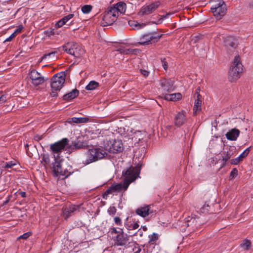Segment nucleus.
I'll return each instance as SVG.
<instances>
[{"mask_svg":"<svg viewBox=\"0 0 253 253\" xmlns=\"http://www.w3.org/2000/svg\"><path fill=\"white\" fill-rule=\"evenodd\" d=\"M103 147L90 149L85 154V159L83 164L87 165L101 160L108 155V152L112 153L121 152L123 149V144L121 140L106 139L103 140Z\"/></svg>","mask_w":253,"mask_h":253,"instance_id":"nucleus-1","label":"nucleus"},{"mask_svg":"<svg viewBox=\"0 0 253 253\" xmlns=\"http://www.w3.org/2000/svg\"><path fill=\"white\" fill-rule=\"evenodd\" d=\"M141 166L137 165L135 167L130 166L124 169L122 174L125 177V186L127 188L129 184L139 177Z\"/></svg>","mask_w":253,"mask_h":253,"instance_id":"nucleus-2","label":"nucleus"},{"mask_svg":"<svg viewBox=\"0 0 253 253\" xmlns=\"http://www.w3.org/2000/svg\"><path fill=\"white\" fill-rule=\"evenodd\" d=\"M243 70V66L240 57L236 56L228 72V79L231 82L237 80L241 77Z\"/></svg>","mask_w":253,"mask_h":253,"instance_id":"nucleus-3","label":"nucleus"},{"mask_svg":"<svg viewBox=\"0 0 253 253\" xmlns=\"http://www.w3.org/2000/svg\"><path fill=\"white\" fill-rule=\"evenodd\" d=\"M62 48L66 53L79 58L85 53V50L77 43L68 42L62 46Z\"/></svg>","mask_w":253,"mask_h":253,"instance_id":"nucleus-4","label":"nucleus"},{"mask_svg":"<svg viewBox=\"0 0 253 253\" xmlns=\"http://www.w3.org/2000/svg\"><path fill=\"white\" fill-rule=\"evenodd\" d=\"M69 141L67 138H64L50 145V151L53 155V158H61V153L68 144Z\"/></svg>","mask_w":253,"mask_h":253,"instance_id":"nucleus-5","label":"nucleus"},{"mask_svg":"<svg viewBox=\"0 0 253 253\" xmlns=\"http://www.w3.org/2000/svg\"><path fill=\"white\" fill-rule=\"evenodd\" d=\"M162 35L155 31L148 32L140 37L138 43L142 45L153 44L158 42Z\"/></svg>","mask_w":253,"mask_h":253,"instance_id":"nucleus-6","label":"nucleus"},{"mask_svg":"<svg viewBox=\"0 0 253 253\" xmlns=\"http://www.w3.org/2000/svg\"><path fill=\"white\" fill-rule=\"evenodd\" d=\"M211 9L217 19H220L227 11L226 5L222 0H215V2L211 6Z\"/></svg>","mask_w":253,"mask_h":253,"instance_id":"nucleus-7","label":"nucleus"},{"mask_svg":"<svg viewBox=\"0 0 253 253\" xmlns=\"http://www.w3.org/2000/svg\"><path fill=\"white\" fill-rule=\"evenodd\" d=\"M65 74L60 73L54 75L51 79L50 86L53 90H59L65 83Z\"/></svg>","mask_w":253,"mask_h":253,"instance_id":"nucleus-8","label":"nucleus"},{"mask_svg":"<svg viewBox=\"0 0 253 253\" xmlns=\"http://www.w3.org/2000/svg\"><path fill=\"white\" fill-rule=\"evenodd\" d=\"M29 78L31 80L32 84L34 86L42 84L46 80L43 76L36 70H32L28 74Z\"/></svg>","mask_w":253,"mask_h":253,"instance_id":"nucleus-9","label":"nucleus"},{"mask_svg":"<svg viewBox=\"0 0 253 253\" xmlns=\"http://www.w3.org/2000/svg\"><path fill=\"white\" fill-rule=\"evenodd\" d=\"M160 5L159 1L153 2L149 5L142 6L138 12L140 16L148 15L153 12Z\"/></svg>","mask_w":253,"mask_h":253,"instance_id":"nucleus-10","label":"nucleus"},{"mask_svg":"<svg viewBox=\"0 0 253 253\" xmlns=\"http://www.w3.org/2000/svg\"><path fill=\"white\" fill-rule=\"evenodd\" d=\"M187 121L186 111L181 110L177 112L174 117V124L177 127H180L183 125Z\"/></svg>","mask_w":253,"mask_h":253,"instance_id":"nucleus-11","label":"nucleus"},{"mask_svg":"<svg viewBox=\"0 0 253 253\" xmlns=\"http://www.w3.org/2000/svg\"><path fill=\"white\" fill-rule=\"evenodd\" d=\"M128 240V235L124 233L123 229H121V233L115 237L114 242L118 246H124L127 244Z\"/></svg>","mask_w":253,"mask_h":253,"instance_id":"nucleus-12","label":"nucleus"},{"mask_svg":"<svg viewBox=\"0 0 253 253\" xmlns=\"http://www.w3.org/2000/svg\"><path fill=\"white\" fill-rule=\"evenodd\" d=\"M200 88H197L195 92V102L193 107V114L196 115L198 112L201 110L202 96L200 94Z\"/></svg>","mask_w":253,"mask_h":253,"instance_id":"nucleus-13","label":"nucleus"},{"mask_svg":"<svg viewBox=\"0 0 253 253\" xmlns=\"http://www.w3.org/2000/svg\"><path fill=\"white\" fill-rule=\"evenodd\" d=\"M160 85L164 94L174 90L173 82L170 80L163 79L160 81Z\"/></svg>","mask_w":253,"mask_h":253,"instance_id":"nucleus-14","label":"nucleus"},{"mask_svg":"<svg viewBox=\"0 0 253 253\" xmlns=\"http://www.w3.org/2000/svg\"><path fill=\"white\" fill-rule=\"evenodd\" d=\"M62 159L61 158H54V162L52 163V174L54 177H58L60 175V171L62 169L61 163Z\"/></svg>","mask_w":253,"mask_h":253,"instance_id":"nucleus-15","label":"nucleus"},{"mask_svg":"<svg viewBox=\"0 0 253 253\" xmlns=\"http://www.w3.org/2000/svg\"><path fill=\"white\" fill-rule=\"evenodd\" d=\"M237 45L236 40L233 37L228 36L224 40V46L227 50L235 49Z\"/></svg>","mask_w":253,"mask_h":253,"instance_id":"nucleus-16","label":"nucleus"},{"mask_svg":"<svg viewBox=\"0 0 253 253\" xmlns=\"http://www.w3.org/2000/svg\"><path fill=\"white\" fill-rule=\"evenodd\" d=\"M117 19V17L113 16L105 11L103 13L101 25L103 26L112 25Z\"/></svg>","mask_w":253,"mask_h":253,"instance_id":"nucleus-17","label":"nucleus"},{"mask_svg":"<svg viewBox=\"0 0 253 253\" xmlns=\"http://www.w3.org/2000/svg\"><path fill=\"white\" fill-rule=\"evenodd\" d=\"M184 226L188 228L189 232L195 230L197 227L196 226V220L195 218L192 217H188L185 219Z\"/></svg>","mask_w":253,"mask_h":253,"instance_id":"nucleus-18","label":"nucleus"},{"mask_svg":"<svg viewBox=\"0 0 253 253\" xmlns=\"http://www.w3.org/2000/svg\"><path fill=\"white\" fill-rule=\"evenodd\" d=\"M152 212L151 211V207L149 205L140 207L136 210V214L143 217L148 216Z\"/></svg>","mask_w":253,"mask_h":253,"instance_id":"nucleus-19","label":"nucleus"},{"mask_svg":"<svg viewBox=\"0 0 253 253\" xmlns=\"http://www.w3.org/2000/svg\"><path fill=\"white\" fill-rule=\"evenodd\" d=\"M117 50L119 51L120 53L123 54H135L137 55L139 53L140 50L138 49H132L130 48H126L124 46H121L119 47Z\"/></svg>","mask_w":253,"mask_h":253,"instance_id":"nucleus-20","label":"nucleus"},{"mask_svg":"<svg viewBox=\"0 0 253 253\" xmlns=\"http://www.w3.org/2000/svg\"><path fill=\"white\" fill-rule=\"evenodd\" d=\"M240 131L239 129L234 128L229 130L225 134L226 138L231 141H235L239 137Z\"/></svg>","mask_w":253,"mask_h":253,"instance_id":"nucleus-21","label":"nucleus"},{"mask_svg":"<svg viewBox=\"0 0 253 253\" xmlns=\"http://www.w3.org/2000/svg\"><path fill=\"white\" fill-rule=\"evenodd\" d=\"M250 151V147L247 148L244 152H243L238 157L235 159H231L230 161L232 165H237L240 162L243 161V159L246 157Z\"/></svg>","mask_w":253,"mask_h":253,"instance_id":"nucleus-22","label":"nucleus"},{"mask_svg":"<svg viewBox=\"0 0 253 253\" xmlns=\"http://www.w3.org/2000/svg\"><path fill=\"white\" fill-rule=\"evenodd\" d=\"M81 205H71L68 208H67L65 210L64 214L66 216V218H68L72 215V214L75 213L77 211H80Z\"/></svg>","mask_w":253,"mask_h":253,"instance_id":"nucleus-23","label":"nucleus"},{"mask_svg":"<svg viewBox=\"0 0 253 253\" xmlns=\"http://www.w3.org/2000/svg\"><path fill=\"white\" fill-rule=\"evenodd\" d=\"M89 121V119L86 117H73L71 118H69L67 121L66 123H68L70 124H72L73 123L76 124H81V123H86L88 122Z\"/></svg>","mask_w":253,"mask_h":253,"instance_id":"nucleus-24","label":"nucleus"},{"mask_svg":"<svg viewBox=\"0 0 253 253\" xmlns=\"http://www.w3.org/2000/svg\"><path fill=\"white\" fill-rule=\"evenodd\" d=\"M79 91L77 89H74L70 92L63 96V99L65 101H70L79 95Z\"/></svg>","mask_w":253,"mask_h":253,"instance_id":"nucleus-25","label":"nucleus"},{"mask_svg":"<svg viewBox=\"0 0 253 253\" xmlns=\"http://www.w3.org/2000/svg\"><path fill=\"white\" fill-rule=\"evenodd\" d=\"M73 14H69L67 16H64L59 20H58L55 26L57 28H60L65 25L69 20L72 19L74 17Z\"/></svg>","mask_w":253,"mask_h":253,"instance_id":"nucleus-26","label":"nucleus"},{"mask_svg":"<svg viewBox=\"0 0 253 253\" xmlns=\"http://www.w3.org/2000/svg\"><path fill=\"white\" fill-rule=\"evenodd\" d=\"M74 172L72 167L68 165L66 168H63V171H60V175L59 176H63L65 178H67L71 175Z\"/></svg>","mask_w":253,"mask_h":253,"instance_id":"nucleus-27","label":"nucleus"},{"mask_svg":"<svg viewBox=\"0 0 253 253\" xmlns=\"http://www.w3.org/2000/svg\"><path fill=\"white\" fill-rule=\"evenodd\" d=\"M113 5L115 6V8L118 14L119 12L122 14L125 12L126 5L125 2L120 1Z\"/></svg>","mask_w":253,"mask_h":253,"instance_id":"nucleus-28","label":"nucleus"},{"mask_svg":"<svg viewBox=\"0 0 253 253\" xmlns=\"http://www.w3.org/2000/svg\"><path fill=\"white\" fill-rule=\"evenodd\" d=\"M182 95L180 93H175L170 94H166L164 98L167 100L175 101L181 98Z\"/></svg>","mask_w":253,"mask_h":253,"instance_id":"nucleus-29","label":"nucleus"},{"mask_svg":"<svg viewBox=\"0 0 253 253\" xmlns=\"http://www.w3.org/2000/svg\"><path fill=\"white\" fill-rule=\"evenodd\" d=\"M128 25L133 29L139 30L143 28L146 24L144 23H139L136 21L130 20L128 21Z\"/></svg>","mask_w":253,"mask_h":253,"instance_id":"nucleus-30","label":"nucleus"},{"mask_svg":"<svg viewBox=\"0 0 253 253\" xmlns=\"http://www.w3.org/2000/svg\"><path fill=\"white\" fill-rule=\"evenodd\" d=\"M86 146V144L81 141H77L76 142H73L72 144L70 146V148L72 150L80 149L83 148Z\"/></svg>","mask_w":253,"mask_h":253,"instance_id":"nucleus-31","label":"nucleus"},{"mask_svg":"<svg viewBox=\"0 0 253 253\" xmlns=\"http://www.w3.org/2000/svg\"><path fill=\"white\" fill-rule=\"evenodd\" d=\"M233 153L232 151L229 150L227 152L224 151L222 154V161L223 166L225 165L226 162L231 157Z\"/></svg>","mask_w":253,"mask_h":253,"instance_id":"nucleus-32","label":"nucleus"},{"mask_svg":"<svg viewBox=\"0 0 253 253\" xmlns=\"http://www.w3.org/2000/svg\"><path fill=\"white\" fill-rule=\"evenodd\" d=\"M114 192H120L123 190L126 191L127 188H126L125 186V181L123 180V183H120L117 184H113L111 185Z\"/></svg>","mask_w":253,"mask_h":253,"instance_id":"nucleus-33","label":"nucleus"},{"mask_svg":"<svg viewBox=\"0 0 253 253\" xmlns=\"http://www.w3.org/2000/svg\"><path fill=\"white\" fill-rule=\"evenodd\" d=\"M42 157L41 163L46 167L49 166L50 163V159L48 154H43Z\"/></svg>","mask_w":253,"mask_h":253,"instance_id":"nucleus-34","label":"nucleus"},{"mask_svg":"<svg viewBox=\"0 0 253 253\" xmlns=\"http://www.w3.org/2000/svg\"><path fill=\"white\" fill-rule=\"evenodd\" d=\"M99 86V83L95 81H90L86 86L85 89L87 90H92L95 89Z\"/></svg>","mask_w":253,"mask_h":253,"instance_id":"nucleus-35","label":"nucleus"},{"mask_svg":"<svg viewBox=\"0 0 253 253\" xmlns=\"http://www.w3.org/2000/svg\"><path fill=\"white\" fill-rule=\"evenodd\" d=\"M155 246V245L154 244L148 242L147 244L143 246V250L147 253H150L154 249Z\"/></svg>","mask_w":253,"mask_h":253,"instance_id":"nucleus-36","label":"nucleus"},{"mask_svg":"<svg viewBox=\"0 0 253 253\" xmlns=\"http://www.w3.org/2000/svg\"><path fill=\"white\" fill-rule=\"evenodd\" d=\"M159 235L158 234L153 233L151 235L148 236L149 241L148 242L155 245V242L159 239Z\"/></svg>","mask_w":253,"mask_h":253,"instance_id":"nucleus-37","label":"nucleus"},{"mask_svg":"<svg viewBox=\"0 0 253 253\" xmlns=\"http://www.w3.org/2000/svg\"><path fill=\"white\" fill-rule=\"evenodd\" d=\"M107 13H109V14L112 15L113 16H114L115 17H117V19L118 18V17L119 16V14L117 13V11H116V10L115 8V6H113L112 5V6L109 7L107 8V10L105 11Z\"/></svg>","mask_w":253,"mask_h":253,"instance_id":"nucleus-38","label":"nucleus"},{"mask_svg":"<svg viewBox=\"0 0 253 253\" xmlns=\"http://www.w3.org/2000/svg\"><path fill=\"white\" fill-rule=\"evenodd\" d=\"M125 226L128 230H131L137 229L139 227V225L138 223L137 222H133L131 223L130 225L125 223Z\"/></svg>","mask_w":253,"mask_h":253,"instance_id":"nucleus-39","label":"nucleus"},{"mask_svg":"<svg viewBox=\"0 0 253 253\" xmlns=\"http://www.w3.org/2000/svg\"><path fill=\"white\" fill-rule=\"evenodd\" d=\"M18 162L16 160H14L12 161H10L5 163L4 166L3 167V168L5 169H10L13 167L17 165Z\"/></svg>","mask_w":253,"mask_h":253,"instance_id":"nucleus-40","label":"nucleus"},{"mask_svg":"<svg viewBox=\"0 0 253 253\" xmlns=\"http://www.w3.org/2000/svg\"><path fill=\"white\" fill-rule=\"evenodd\" d=\"M92 6L91 5H84L82 8V11L84 14L89 13L92 10Z\"/></svg>","mask_w":253,"mask_h":253,"instance_id":"nucleus-41","label":"nucleus"},{"mask_svg":"<svg viewBox=\"0 0 253 253\" xmlns=\"http://www.w3.org/2000/svg\"><path fill=\"white\" fill-rule=\"evenodd\" d=\"M240 246L245 250H248L251 246V243L249 240L246 239L244 240L243 243Z\"/></svg>","mask_w":253,"mask_h":253,"instance_id":"nucleus-42","label":"nucleus"},{"mask_svg":"<svg viewBox=\"0 0 253 253\" xmlns=\"http://www.w3.org/2000/svg\"><path fill=\"white\" fill-rule=\"evenodd\" d=\"M116 211L117 210L114 206H110L107 210L108 214L111 216L114 215L116 214Z\"/></svg>","mask_w":253,"mask_h":253,"instance_id":"nucleus-43","label":"nucleus"},{"mask_svg":"<svg viewBox=\"0 0 253 253\" xmlns=\"http://www.w3.org/2000/svg\"><path fill=\"white\" fill-rule=\"evenodd\" d=\"M114 192L113 188H112V186H111L109 188H108L106 191L104 192L103 195V198H107V197L108 195L112 194Z\"/></svg>","mask_w":253,"mask_h":253,"instance_id":"nucleus-44","label":"nucleus"},{"mask_svg":"<svg viewBox=\"0 0 253 253\" xmlns=\"http://www.w3.org/2000/svg\"><path fill=\"white\" fill-rule=\"evenodd\" d=\"M57 52L56 51H52L47 54H44L42 57V60L46 59L47 57H50V56H54Z\"/></svg>","mask_w":253,"mask_h":253,"instance_id":"nucleus-45","label":"nucleus"},{"mask_svg":"<svg viewBox=\"0 0 253 253\" xmlns=\"http://www.w3.org/2000/svg\"><path fill=\"white\" fill-rule=\"evenodd\" d=\"M237 175L238 170L236 168L233 169L230 172V176L232 177V178H235Z\"/></svg>","mask_w":253,"mask_h":253,"instance_id":"nucleus-46","label":"nucleus"},{"mask_svg":"<svg viewBox=\"0 0 253 253\" xmlns=\"http://www.w3.org/2000/svg\"><path fill=\"white\" fill-rule=\"evenodd\" d=\"M114 220L115 224L117 225L120 226V225H122V220H121V219L119 217H118V216L115 217L114 218Z\"/></svg>","mask_w":253,"mask_h":253,"instance_id":"nucleus-47","label":"nucleus"},{"mask_svg":"<svg viewBox=\"0 0 253 253\" xmlns=\"http://www.w3.org/2000/svg\"><path fill=\"white\" fill-rule=\"evenodd\" d=\"M31 235V233L29 232L25 233L23 235H21L19 237V239H27L30 235Z\"/></svg>","mask_w":253,"mask_h":253,"instance_id":"nucleus-48","label":"nucleus"},{"mask_svg":"<svg viewBox=\"0 0 253 253\" xmlns=\"http://www.w3.org/2000/svg\"><path fill=\"white\" fill-rule=\"evenodd\" d=\"M133 235L139 236L140 237L142 238L143 236V231L141 229H139L138 231L133 234Z\"/></svg>","mask_w":253,"mask_h":253,"instance_id":"nucleus-49","label":"nucleus"},{"mask_svg":"<svg viewBox=\"0 0 253 253\" xmlns=\"http://www.w3.org/2000/svg\"><path fill=\"white\" fill-rule=\"evenodd\" d=\"M6 101V97L5 95H1L0 96V105L4 103Z\"/></svg>","mask_w":253,"mask_h":253,"instance_id":"nucleus-50","label":"nucleus"},{"mask_svg":"<svg viewBox=\"0 0 253 253\" xmlns=\"http://www.w3.org/2000/svg\"><path fill=\"white\" fill-rule=\"evenodd\" d=\"M119 132L121 133V135L125 137L127 136L126 135L125 128L124 127H120L118 128Z\"/></svg>","mask_w":253,"mask_h":253,"instance_id":"nucleus-51","label":"nucleus"},{"mask_svg":"<svg viewBox=\"0 0 253 253\" xmlns=\"http://www.w3.org/2000/svg\"><path fill=\"white\" fill-rule=\"evenodd\" d=\"M209 210V206L208 205L205 204L201 209V212H208Z\"/></svg>","mask_w":253,"mask_h":253,"instance_id":"nucleus-52","label":"nucleus"},{"mask_svg":"<svg viewBox=\"0 0 253 253\" xmlns=\"http://www.w3.org/2000/svg\"><path fill=\"white\" fill-rule=\"evenodd\" d=\"M23 26L21 25H19L18 28L15 30L13 33H14V35H16L17 33H20L22 29H23Z\"/></svg>","mask_w":253,"mask_h":253,"instance_id":"nucleus-53","label":"nucleus"},{"mask_svg":"<svg viewBox=\"0 0 253 253\" xmlns=\"http://www.w3.org/2000/svg\"><path fill=\"white\" fill-rule=\"evenodd\" d=\"M140 71L141 72V73L143 75L144 77H147L149 75V74H150V72H148V71L147 70H143V69H140Z\"/></svg>","mask_w":253,"mask_h":253,"instance_id":"nucleus-54","label":"nucleus"},{"mask_svg":"<svg viewBox=\"0 0 253 253\" xmlns=\"http://www.w3.org/2000/svg\"><path fill=\"white\" fill-rule=\"evenodd\" d=\"M121 228H120L119 230H117L116 229V228H115V227L111 228V229H110L111 230V232L112 234L113 233H114V234L118 233V234H120V233H121Z\"/></svg>","mask_w":253,"mask_h":253,"instance_id":"nucleus-55","label":"nucleus"},{"mask_svg":"<svg viewBox=\"0 0 253 253\" xmlns=\"http://www.w3.org/2000/svg\"><path fill=\"white\" fill-rule=\"evenodd\" d=\"M15 36L14 33H12L8 38L5 40L4 42L11 41Z\"/></svg>","mask_w":253,"mask_h":253,"instance_id":"nucleus-56","label":"nucleus"},{"mask_svg":"<svg viewBox=\"0 0 253 253\" xmlns=\"http://www.w3.org/2000/svg\"><path fill=\"white\" fill-rule=\"evenodd\" d=\"M102 134H107L108 136L113 135V133L107 130H105L103 131Z\"/></svg>","mask_w":253,"mask_h":253,"instance_id":"nucleus-57","label":"nucleus"},{"mask_svg":"<svg viewBox=\"0 0 253 253\" xmlns=\"http://www.w3.org/2000/svg\"><path fill=\"white\" fill-rule=\"evenodd\" d=\"M11 196L10 195H9L7 197V199L5 201H4L3 202V205H6L10 201V198H11Z\"/></svg>","mask_w":253,"mask_h":253,"instance_id":"nucleus-58","label":"nucleus"},{"mask_svg":"<svg viewBox=\"0 0 253 253\" xmlns=\"http://www.w3.org/2000/svg\"><path fill=\"white\" fill-rule=\"evenodd\" d=\"M50 95L52 97H56L57 96V93L56 91H52L50 93Z\"/></svg>","mask_w":253,"mask_h":253,"instance_id":"nucleus-59","label":"nucleus"},{"mask_svg":"<svg viewBox=\"0 0 253 253\" xmlns=\"http://www.w3.org/2000/svg\"><path fill=\"white\" fill-rule=\"evenodd\" d=\"M19 195L23 198H25L26 197V192L22 191L19 193Z\"/></svg>","mask_w":253,"mask_h":253,"instance_id":"nucleus-60","label":"nucleus"},{"mask_svg":"<svg viewBox=\"0 0 253 253\" xmlns=\"http://www.w3.org/2000/svg\"><path fill=\"white\" fill-rule=\"evenodd\" d=\"M48 33H49V34H48L49 36H51V35H54L55 34L54 30L53 29L50 30L48 32Z\"/></svg>","mask_w":253,"mask_h":253,"instance_id":"nucleus-61","label":"nucleus"},{"mask_svg":"<svg viewBox=\"0 0 253 253\" xmlns=\"http://www.w3.org/2000/svg\"><path fill=\"white\" fill-rule=\"evenodd\" d=\"M162 62H163V66L164 69L167 70L168 68L167 64L166 63V62H164L163 61H162Z\"/></svg>","mask_w":253,"mask_h":253,"instance_id":"nucleus-62","label":"nucleus"},{"mask_svg":"<svg viewBox=\"0 0 253 253\" xmlns=\"http://www.w3.org/2000/svg\"><path fill=\"white\" fill-rule=\"evenodd\" d=\"M134 135H141V131H136L134 133Z\"/></svg>","mask_w":253,"mask_h":253,"instance_id":"nucleus-63","label":"nucleus"},{"mask_svg":"<svg viewBox=\"0 0 253 253\" xmlns=\"http://www.w3.org/2000/svg\"><path fill=\"white\" fill-rule=\"evenodd\" d=\"M141 228H142L143 231H146L147 230V227H146V226H141Z\"/></svg>","mask_w":253,"mask_h":253,"instance_id":"nucleus-64","label":"nucleus"}]
</instances>
